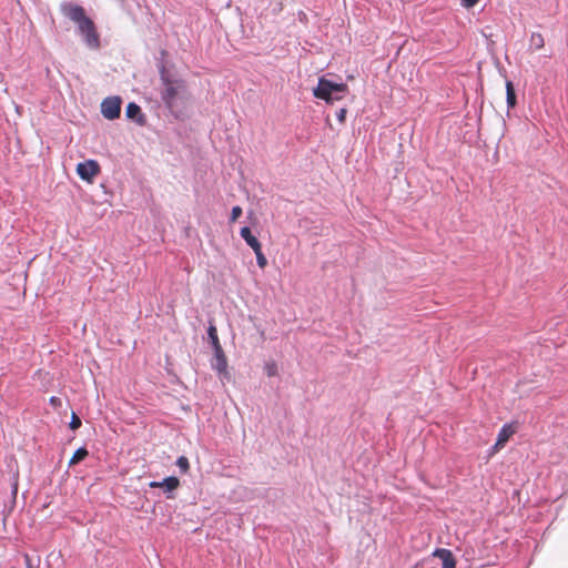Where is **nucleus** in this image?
Here are the masks:
<instances>
[{"instance_id": "f257e3e1", "label": "nucleus", "mask_w": 568, "mask_h": 568, "mask_svg": "<svg viewBox=\"0 0 568 568\" xmlns=\"http://www.w3.org/2000/svg\"><path fill=\"white\" fill-rule=\"evenodd\" d=\"M159 73L160 99L175 119H181L185 115L192 98L187 84L180 75L170 72L164 64L160 65Z\"/></svg>"}, {"instance_id": "f03ea898", "label": "nucleus", "mask_w": 568, "mask_h": 568, "mask_svg": "<svg viewBox=\"0 0 568 568\" xmlns=\"http://www.w3.org/2000/svg\"><path fill=\"white\" fill-rule=\"evenodd\" d=\"M65 16L78 23L79 32L83 36L87 45L91 49H98L100 45L99 34L93 21L85 16L84 9L80 6H69Z\"/></svg>"}, {"instance_id": "7ed1b4c3", "label": "nucleus", "mask_w": 568, "mask_h": 568, "mask_svg": "<svg viewBox=\"0 0 568 568\" xmlns=\"http://www.w3.org/2000/svg\"><path fill=\"white\" fill-rule=\"evenodd\" d=\"M65 16L78 23L79 32L83 36L87 45L91 49H98L100 45L99 34L93 21L85 16L84 9L80 6H69Z\"/></svg>"}, {"instance_id": "20e7f679", "label": "nucleus", "mask_w": 568, "mask_h": 568, "mask_svg": "<svg viewBox=\"0 0 568 568\" xmlns=\"http://www.w3.org/2000/svg\"><path fill=\"white\" fill-rule=\"evenodd\" d=\"M348 88L345 83H336L325 78H320L317 87L313 94L317 99L325 100L327 103L342 100L347 93Z\"/></svg>"}, {"instance_id": "39448f33", "label": "nucleus", "mask_w": 568, "mask_h": 568, "mask_svg": "<svg viewBox=\"0 0 568 568\" xmlns=\"http://www.w3.org/2000/svg\"><path fill=\"white\" fill-rule=\"evenodd\" d=\"M121 99L119 97H108L101 103V113L108 120H114L120 116Z\"/></svg>"}, {"instance_id": "423d86ee", "label": "nucleus", "mask_w": 568, "mask_h": 568, "mask_svg": "<svg viewBox=\"0 0 568 568\" xmlns=\"http://www.w3.org/2000/svg\"><path fill=\"white\" fill-rule=\"evenodd\" d=\"M100 172V166L97 161L88 160L80 162L77 165V173L84 181H92V179Z\"/></svg>"}, {"instance_id": "0eeeda50", "label": "nucleus", "mask_w": 568, "mask_h": 568, "mask_svg": "<svg viewBox=\"0 0 568 568\" xmlns=\"http://www.w3.org/2000/svg\"><path fill=\"white\" fill-rule=\"evenodd\" d=\"M149 486L151 488H156V487L163 488L164 493H166V497L171 498L172 497L171 493L180 486V480H179V478H176L174 476H170V477L164 478L162 481H151L149 484Z\"/></svg>"}, {"instance_id": "6e6552de", "label": "nucleus", "mask_w": 568, "mask_h": 568, "mask_svg": "<svg viewBox=\"0 0 568 568\" xmlns=\"http://www.w3.org/2000/svg\"><path fill=\"white\" fill-rule=\"evenodd\" d=\"M211 367L216 371L221 376H227V359L223 348L214 351V357L211 362Z\"/></svg>"}, {"instance_id": "1a4fd4ad", "label": "nucleus", "mask_w": 568, "mask_h": 568, "mask_svg": "<svg viewBox=\"0 0 568 568\" xmlns=\"http://www.w3.org/2000/svg\"><path fill=\"white\" fill-rule=\"evenodd\" d=\"M433 556L442 560V568H456V559L449 549L437 548Z\"/></svg>"}, {"instance_id": "9d476101", "label": "nucleus", "mask_w": 568, "mask_h": 568, "mask_svg": "<svg viewBox=\"0 0 568 568\" xmlns=\"http://www.w3.org/2000/svg\"><path fill=\"white\" fill-rule=\"evenodd\" d=\"M125 115L128 119L135 120L138 124L142 125L145 123V116L141 112V108L134 102L126 105Z\"/></svg>"}, {"instance_id": "9b49d317", "label": "nucleus", "mask_w": 568, "mask_h": 568, "mask_svg": "<svg viewBox=\"0 0 568 568\" xmlns=\"http://www.w3.org/2000/svg\"><path fill=\"white\" fill-rule=\"evenodd\" d=\"M240 235L253 251H256V248L261 246V243L252 234V231L248 226L242 227L240 231Z\"/></svg>"}, {"instance_id": "f8f14e48", "label": "nucleus", "mask_w": 568, "mask_h": 568, "mask_svg": "<svg viewBox=\"0 0 568 568\" xmlns=\"http://www.w3.org/2000/svg\"><path fill=\"white\" fill-rule=\"evenodd\" d=\"M513 434L514 429L511 428V426L505 425L498 434L496 446H504Z\"/></svg>"}, {"instance_id": "ddd939ff", "label": "nucleus", "mask_w": 568, "mask_h": 568, "mask_svg": "<svg viewBox=\"0 0 568 568\" xmlns=\"http://www.w3.org/2000/svg\"><path fill=\"white\" fill-rule=\"evenodd\" d=\"M207 335H209V338L211 341L213 351H220L222 348V346L220 344V339H219V336H217L216 327L213 324H211L209 326Z\"/></svg>"}, {"instance_id": "4468645a", "label": "nucleus", "mask_w": 568, "mask_h": 568, "mask_svg": "<svg viewBox=\"0 0 568 568\" xmlns=\"http://www.w3.org/2000/svg\"><path fill=\"white\" fill-rule=\"evenodd\" d=\"M506 95L508 108H514L516 105V93L511 81L506 82Z\"/></svg>"}, {"instance_id": "2eb2a0df", "label": "nucleus", "mask_w": 568, "mask_h": 568, "mask_svg": "<svg viewBox=\"0 0 568 568\" xmlns=\"http://www.w3.org/2000/svg\"><path fill=\"white\" fill-rule=\"evenodd\" d=\"M529 43L531 48H534L535 50H539L545 45L544 37L538 32H532L530 36Z\"/></svg>"}, {"instance_id": "dca6fc26", "label": "nucleus", "mask_w": 568, "mask_h": 568, "mask_svg": "<svg viewBox=\"0 0 568 568\" xmlns=\"http://www.w3.org/2000/svg\"><path fill=\"white\" fill-rule=\"evenodd\" d=\"M88 450L84 447L78 448L74 454L72 455L71 459L69 460V465H75L83 460L88 456Z\"/></svg>"}, {"instance_id": "f3484780", "label": "nucleus", "mask_w": 568, "mask_h": 568, "mask_svg": "<svg viewBox=\"0 0 568 568\" xmlns=\"http://www.w3.org/2000/svg\"><path fill=\"white\" fill-rule=\"evenodd\" d=\"M256 256V263L261 268H264L267 265V260L262 252V245L254 251Z\"/></svg>"}, {"instance_id": "a211bd4d", "label": "nucleus", "mask_w": 568, "mask_h": 568, "mask_svg": "<svg viewBox=\"0 0 568 568\" xmlns=\"http://www.w3.org/2000/svg\"><path fill=\"white\" fill-rule=\"evenodd\" d=\"M176 466L180 468V470L182 473H187L189 468H190V463H189V459L185 457V456H180L178 459H176Z\"/></svg>"}, {"instance_id": "6ab92c4d", "label": "nucleus", "mask_w": 568, "mask_h": 568, "mask_svg": "<svg viewBox=\"0 0 568 568\" xmlns=\"http://www.w3.org/2000/svg\"><path fill=\"white\" fill-rule=\"evenodd\" d=\"M69 426L72 430H75L81 426V419L77 416L75 413H72Z\"/></svg>"}, {"instance_id": "aec40b11", "label": "nucleus", "mask_w": 568, "mask_h": 568, "mask_svg": "<svg viewBox=\"0 0 568 568\" xmlns=\"http://www.w3.org/2000/svg\"><path fill=\"white\" fill-rule=\"evenodd\" d=\"M265 372L267 376H275L277 374V366L275 363H267L265 365Z\"/></svg>"}, {"instance_id": "412c9836", "label": "nucleus", "mask_w": 568, "mask_h": 568, "mask_svg": "<svg viewBox=\"0 0 568 568\" xmlns=\"http://www.w3.org/2000/svg\"><path fill=\"white\" fill-rule=\"evenodd\" d=\"M242 215V207L234 206L231 212V222H235Z\"/></svg>"}, {"instance_id": "4be33fe9", "label": "nucleus", "mask_w": 568, "mask_h": 568, "mask_svg": "<svg viewBox=\"0 0 568 568\" xmlns=\"http://www.w3.org/2000/svg\"><path fill=\"white\" fill-rule=\"evenodd\" d=\"M346 113H347V111H346V109H344V108L339 109V110L336 112V118H337V120H338L341 123H343V122L345 121Z\"/></svg>"}, {"instance_id": "5701e85b", "label": "nucleus", "mask_w": 568, "mask_h": 568, "mask_svg": "<svg viewBox=\"0 0 568 568\" xmlns=\"http://www.w3.org/2000/svg\"><path fill=\"white\" fill-rule=\"evenodd\" d=\"M479 0H462V3L465 8L474 7Z\"/></svg>"}, {"instance_id": "b1692460", "label": "nucleus", "mask_w": 568, "mask_h": 568, "mask_svg": "<svg viewBox=\"0 0 568 568\" xmlns=\"http://www.w3.org/2000/svg\"><path fill=\"white\" fill-rule=\"evenodd\" d=\"M24 561L27 568H34L33 559L29 555H24Z\"/></svg>"}, {"instance_id": "393cba45", "label": "nucleus", "mask_w": 568, "mask_h": 568, "mask_svg": "<svg viewBox=\"0 0 568 568\" xmlns=\"http://www.w3.org/2000/svg\"><path fill=\"white\" fill-rule=\"evenodd\" d=\"M50 400H51V403H55L57 397H51V399H50Z\"/></svg>"}]
</instances>
